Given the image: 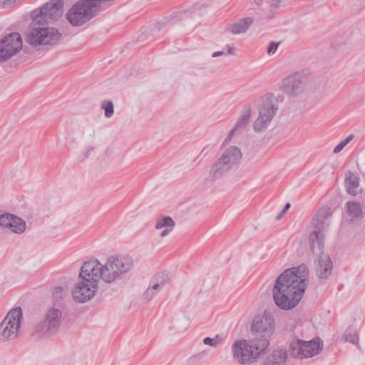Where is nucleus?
Segmentation results:
<instances>
[{"mask_svg":"<svg viewBox=\"0 0 365 365\" xmlns=\"http://www.w3.org/2000/svg\"><path fill=\"white\" fill-rule=\"evenodd\" d=\"M309 269L302 264L284 270L272 289L274 301L283 310L294 308L302 299L308 285Z\"/></svg>","mask_w":365,"mask_h":365,"instance_id":"1","label":"nucleus"},{"mask_svg":"<svg viewBox=\"0 0 365 365\" xmlns=\"http://www.w3.org/2000/svg\"><path fill=\"white\" fill-rule=\"evenodd\" d=\"M305 88V77L300 73H294L284 78L282 83V91L291 97L302 94Z\"/></svg>","mask_w":365,"mask_h":365,"instance_id":"14","label":"nucleus"},{"mask_svg":"<svg viewBox=\"0 0 365 365\" xmlns=\"http://www.w3.org/2000/svg\"><path fill=\"white\" fill-rule=\"evenodd\" d=\"M277 110V99L272 95L265 96L259 108V116L253 123L254 130L256 132L265 130L275 116Z\"/></svg>","mask_w":365,"mask_h":365,"instance_id":"8","label":"nucleus"},{"mask_svg":"<svg viewBox=\"0 0 365 365\" xmlns=\"http://www.w3.org/2000/svg\"><path fill=\"white\" fill-rule=\"evenodd\" d=\"M23 317L22 309L18 307L11 309L0 324V338L14 339L18 336L21 319Z\"/></svg>","mask_w":365,"mask_h":365,"instance_id":"9","label":"nucleus"},{"mask_svg":"<svg viewBox=\"0 0 365 365\" xmlns=\"http://www.w3.org/2000/svg\"><path fill=\"white\" fill-rule=\"evenodd\" d=\"M93 8L88 3L81 0L69 9L67 19L73 26H81L92 19Z\"/></svg>","mask_w":365,"mask_h":365,"instance_id":"13","label":"nucleus"},{"mask_svg":"<svg viewBox=\"0 0 365 365\" xmlns=\"http://www.w3.org/2000/svg\"><path fill=\"white\" fill-rule=\"evenodd\" d=\"M279 43L280 42L271 41L267 47L268 55H273L277 50Z\"/></svg>","mask_w":365,"mask_h":365,"instance_id":"35","label":"nucleus"},{"mask_svg":"<svg viewBox=\"0 0 365 365\" xmlns=\"http://www.w3.org/2000/svg\"><path fill=\"white\" fill-rule=\"evenodd\" d=\"M170 279L168 274L160 272L156 274L151 279L150 283L153 285V289H160Z\"/></svg>","mask_w":365,"mask_h":365,"instance_id":"26","label":"nucleus"},{"mask_svg":"<svg viewBox=\"0 0 365 365\" xmlns=\"http://www.w3.org/2000/svg\"><path fill=\"white\" fill-rule=\"evenodd\" d=\"M274 319L270 312H264L262 314H258L253 319L251 326V334L255 340H265L267 347L269 345V339L274 332Z\"/></svg>","mask_w":365,"mask_h":365,"instance_id":"5","label":"nucleus"},{"mask_svg":"<svg viewBox=\"0 0 365 365\" xmlns=\"http://www.w3.org/2000/svg\"><path fill=\"white\" fill-rule=\"evenodd\" d=\"M223 336L219 334L215 335L213 338L205 337L203 339V343L205 345H209L212 347H217L223 341Z\"/></svg>","mask_w":365,"mask_h":365,"instance_id":"29","label":"nucleus"},{"mask_svg":"<svg viewBox=\"0 0 365 365\" xmlns=\"http://www.w3.org/2000/svg\"><path fill=\"white\" fill-rule=\"evenodd\" d=\"M10 229L15 233L21 234L26 230V222L22 219L14 215Z\"/></svg>","mask_w":365,"mask_h":365,"instance_id":"27","label":"nucleus"},{"mask_svg":"<svg viewBox=\"0 0 365 365\" xmlns=\"http://www.w3.org/2000/svg\"><path fill=\"white\" fill-rule=\"evenodd\" d=\"M175 225V222L173 219L170 216H160L156 220L155 228L156 230H160L162 228H173Z\"/></svg>","mask_w":365,"mask_h":365,"instance_id":"25","label":"nucleus"},{"mask_svg":"<svg viewBox=\"0 0 365 365\" xmlns=\"http://www.w3.org/2000/svg\"><path fill=\"white\" fill-rule=\"evenodd\" d=\"M346 210L351 221H358L363 217L362 209L360 203L348 202L346 203Z\"/></svg>","mask_w":365,"mask_h":365,"instance_id":"23","label":"nucleus"},{"mask_svg":"<svg viewBox=\"0 0 365 365\" xmlns=\"http://www.w3.org/2000/svg\"><path fill=\"white\" fill-rule=\"evenodd\" d=\"M61 38V34L54 28H48L47 25L38 19H32L27 33L26 41L33 46L41 44H56Z\"/></svg>","mask_w":365,"mask_h":365,"instance_id":"4","label":"nucleus"},{"mask_svg":"<svg viewBox=\"0 0 365 365\" xmlns=\"http://www.w3.org/2000/svg\"><path fill=\"white\" fill-rule=\"evenodd\" d=\"M101 108L105 110L106 118H110L114 113L113 103L111 101H105L101 104Z\"/></svg>","mask_w":365,"mask_h":365,"instance_id":"30","label":"nucleus"},{"mask_svg":"<svg viewBox=\"0 0 365 365\" xmlns=\"http://www.w3.org/2000/svg\"><path fill=\"white\" fill-rule=\"evenodd\" d=\"M343 337L346 341L359 346V336L354 328L349 327L345 331Z\"/></svg>","mask_w":365,"mask_h":365,"instance_id":"28","label":"nucleus"},{"mask_svg":"<svg viewBox=\"0 0 365 365\" xmlns=\"http://www.w3.org/2000/svg\"><path fill=\"white\" fill-rule=\"evenodd\" d=\"M353 134L347 136L344 140H342L337 145L335 146V148H334V153L336 154L341 152L343 150V148L353 139Z\"/></svg>","mask_w":365,"mask_h":365,"instance_id":"31","label":"nucleus"},{"mask_svg":"<svg viewBox=\"0 0 365 365\" xmlns=\"http://www.w3.org/2000/svg\"><path fill=\"white\" fill-rule=\"evenodd\" d=\"M253 22L254 19L252 17L240 19L233 24L227 25L225 31L233 35L244 34L248 30Z\"/></svg>","mask_w":365,"mask_h":365,"instance_id":"20","label":"nucleus"},{"mask_svg":"<svg viewBox=\"0 0 365 365\" xmlns=\"http://www.w3.org/2000/svg\"><path fill=\"white\" fill-rule=\"evenodd\" d=\"M102 264L98 259L90 260L82 265L79 278L88 280V282L95 284V286L98 287L99 279H102Z\"/></svg>","mask_w":365,"mask_h":365,"instance_id":"16","label":"nucleus"},{"mask_svg":"<svg viewBox=\"0 0 365 365\" xmlns=\"http://www.w3.org/2000/svg\"><path fill=\"white\" fill-rule=\"evenodd\" d=\"M324 241L325 237H324L319 236L317 239H315L314 237L312 238V235H309V245L313 252V255H315L316 257H319L322 255H327V253L324 252Z\"/></svg>","mask_w":365,"mask_h":365,"instance_id":"24","label":"nucleus"},{"mask_svg":"<svg viewBox=\"0 0 365 365\" xmlns=\"http://www.w3.org/2000/svg\"><path fill=\"white\" fill-rule=\"evenodd\" d=\"M359 181L360 179L359 176L349 173V175L346 177L344 180V185L348 194L356 196L361 192Z\"/></svg>","mask_w":365,"mask_h":365,"instance_id":"22","label":"nucleus"},{"mask_svg":"<svg viewBox=\"0 0 365 365\" xmlns=\"http://www.w3.org/2000/svg\"><path fill=\"white\" fill-rule=\"evenodd\" d=\"M173 230V228H170V229H168V228H165L162 232L160 233V237H166L172 230Z\"/></svg>","mask_w":365,"mask_h":365,"instance_id":"38","label":"nucleus"},{"mask_svg":"<svg viewBox=\"0 0 365 365\" xmlns=\"http://www.w3.org/2000/svg\"><path fill=\"white\" fill-rule=\"evenodd\" d=\"M62 312L58 309H50L45 319L35 327V331L41 336H48L57 332L61 324Z\"/></svg>","mask_w":365,"mask_h":365,"instance_id":"11","label":"nucleus"},{"mask_svg":"<svg viewBox=\"0 0 365 365\" xmlns=\"http://www.w3.org/2000/svg\"><path fill=\"white\" fill-rule=\"evenodd\" d=\"M323 348V342L319 337L310 341L294 338L289 346V354L296 359H307L319 354Z\"/></svg>","mask_w":365,"mask_h":365,"instance_id":"6","label":"nucleus"},{"mask_svg":"<svg viewBox=\"0 0 365 365\" xmlns=\"http://www.w3.org/2000/svg\"><path fill=\"white\" fill-rule=\"evenodd\" d=\"M93 150V146H91L89 145L87 149H86V151L85 152V153L83 154L84 155V158H88V155H90V153L92 152Z\"/></svg>","mask_w":365,"mask_h":365,"instance_id":"39","label":"nucleus"},{"mask_svg":"<svg viewBox=\"0 0 365 365\" xmlns=\"http://www.w3.org/2000/svg\"><path fill=\"white\" fill-rule=\"evenodd\" d=\"M16 0H0V5L2 6H8L15 2Z\"/></svg>","mask_w":365,"mask_h":365,"instance_id":"37","label":"nucleus"},{"mask_svg":"<svg viewBox=\"0 0 365 365\" xmlns=\"http://www.w3.org/2000/svg\"><path fill=\"white\" fill-rule=\"evenodd\" d=\"M224 54H225L224 51H216V52H214L212 54V58H216V57H218V56H222Z\"/></svg>","mask_w":365,"mask_h":365,"instance_id":"40","label":"nucleus"},{"mask_svg":"<svg viewBox=\"0 0 365 365\" xmlns=\"http://www.w3.org/2000/svg\"><path fill=\"white\" fill-rule=\"evenodd\" d=\"M287 359V351L284 349H277L267 356L263 365H286Z\"/></svg>","mask_w":365,"mask_h":365,"instance_id":"21","label":"nucleus"},{"mask_svg":"<svg viewBox=\"0 0 365 365\" xmlns=\"http://www.w3.org/2000/svg\"><path fill=\"white\" fill-rule=\"evenodd\" d=\"M242 156L239 148L230 146L212 166L210 175L215 178L223 175L240 163Z\"/></svg>","mask_w":365,"mask_h":365,"instance_id":"7","label":"nucleus"},{"mask_svg":"<svg viewBox=\"0 0 365 365\" xmlns=\"http://www.w3.org/2000/svg\"><path fill=\"white\" fill-rule=\"evenodd\" d=\"M134 267L133 259L128 255H112L102 264V280L108 284L121 279Z\"/></svg>","mask_w":365,"mask_h":365,"instance_id":"3","label":"nucleus"},{"mask_svg":"<svg viewBox=\"0 0 365 365\" xmlns=\"http://www.w3.org/2000/svg\"><path fill=\"white\" fill-rule=\"evenodd\" d=\"M316 272L321 279H327L331 275L333 268L332 262L328 255L317 257Z\"/></svg>","mask_w":365,"mask_h":365,"instance_id":"18","label":"nucleus"},{"mask_svg":"<svg viewBox=\"0 0 365 365\" xmlns=\"http://www.w3.org/2000/svg\"><path fill=\"white\" fill-rule=\"evenodd\" d=\"M14 215L4 214L0 216V225L6 227L11 226V220H13Z\"/></svg>","mask_w":365,"mask_h":365,"instance_id":"32","label":"nucleus"},{"mask_svg":"<svg viewBox=\"0 0 365 365\" xmlns=\"http://www.w3.org/2000/svg\"><path fill=\"white\" fill-rule=\"evenodd\" d=\"M205 150H206V148H204L202 149V150L201 151L200 155H201V154H202V153L205 151Z\"/></svg>","mask_w":365,"mask_h":365,"instance_id":"43","label":"nucleus"},{"mask_svg":"<svg viewBox=\"0 0 365 365\" xmlns=\"http://www.w3.org/2000/svg\"><path fill=\"white\" fill-rule=\"evenodd\" d=\"M159 289H153V285L150 283L148 288L144 292V298L147 300H150L157 294Z\"/></svg>","mask_w":365,"mask_h":365,"instance_id":"33","label":"nucleus"},{"mask_svg":"<svg viewBox=\"0 0 365 365\" xmlns=\"http://www.w3.org/2000/svg\"><path fill=\"white\" fill-rule=\"evenodd\" d=\"M251 115V107L247 105L245 106L241 115L238 118L235 125L230 130L228 135L225 140L224 144L228 143L231 138L234 136L236 131L240 129L245 128L246 125L250 121Z\"/></svg>","mask_w":365,"mask_h":365,"instance_id":"19","label":"nucleus"},{"mask_svg":"<svg viewBox=\"0 0 365 365\" xmlns=\"http://www.w3.org/2000/svg\"><path fill=\"white\" fill-rule=\"evenodd\" d=\"M289 207H290V204L287 203L285 205V206L284 207V208L282 209V210L277 215L276 220H280L282 217V216L286 213V212L289 210Z\"/></svg>","mask_w":365,"mask_h":365,"instance_id":"36","label":"nucleus"},{"mask_svg":"<svg viewBox=\"0 0 365 365\" xmlns=\"http://www.w3.org/2000/svg\"><path fill=\"white\" fill-rule=\"evenodd\" d=\"M63 0H51L44 4L39 9H36L31 13L32 19H38L46 25L48 21L57 20L63 14Z\"/></svg>","mask_w":365,"mask_h":365,"instance_id":"10","label":"nucleus"},{"mask_svg":"<svg viewBox=\"0 0 365 365\" xmlns=\"http://www.w3.org/2000/svg\"><path fill=\"white\" fill-rule=\"evenodd\" d=\"M22 48V38L17 32L11 33L0 41V61H5Z\"/></svg>","mask_w":365,"mask_h":365,"instance_id":"12","label":"nucleus"},{"mask_svg":"<svg viewBox=\"0 0 365 365\" xmlns=\"http://www.w3.org/2000/svg\"><path fill=\"white\" fill-rule=\"evenodd\" d=\"M254 1H255V3L258 6L261 5L263 1V0H254Z\"/></svg>","mask_w":365,"mask_h":365,"instance_id":"42","label":"nucleus"},{"mask_svg":"<svg viewBox=\"0 0 365 365\" xmlns=\"http://www.w3.org/2000/svg\"><path fill=\"white\" fill-rule=\"evenodd\" d=\"M66 293V290L62 287H56L53 291V295L56 299H63Z\"/></svg>","mask_w":365,"mask_h":365,"instance_id":"34","label":"nucleus"},{"mask_svg":"<svg viewBox=\"0 0 365 365\" xmlns=\"http://www.w3.org/2000/svg\"><path fill=\"white\" fill-rule=\"evenodd\" d=\"M267 349L265 340L257 341L254 339L249 340L239 339L235 341L232 346L234 359L240 365H250L255 362Z\"/></svg>","mask_w":365,"mask_h":365,"instance_id":"2","label":"nucleus"},{"mask_svg":"<svg viewBox=\"0 0 365 365\" xmlns=\"http://www.w3.org/2000/svg\"><path fill=\"white\" fill-rule=\"evenodd\" d=\"M330 215L331 213L327 208H322L317 212L312 220L314 230L309 235L312 238L317 239L319 236L325 237V233L330 225Z\"/></svg>","mask_w":365,"mask_h":365,"instance_id":"17","label":"nucleus"},{"mask_svg":"<svg viewBox=\"0 0 365 365\" xmlns=\"http://www.w3.org/2000/svg\"><path fill=\"white\" fill-rule=\"evenodd\" d=\"M98 287L88 280L80 279L72 290L73 299L79 303L91 300L96 294Z\"/></svg>","mask_w":365,"mask_h":365,"instance_id":"15","label":"nucleus"},{"mask_svg":"<svg viewBox=\"0 0 365 365\" xmlns=\"http://www.w3.org/2000/svg\"><path fill=\"white\" fill-rule=\"evenodd\" d=\"M235 52V48L233 47H229L227 50V53L230 55H233Z\"/></svg>","mask_w":365,"mask_h":365,"instance_id":"41","label":"nucleus"}]
</instances>
